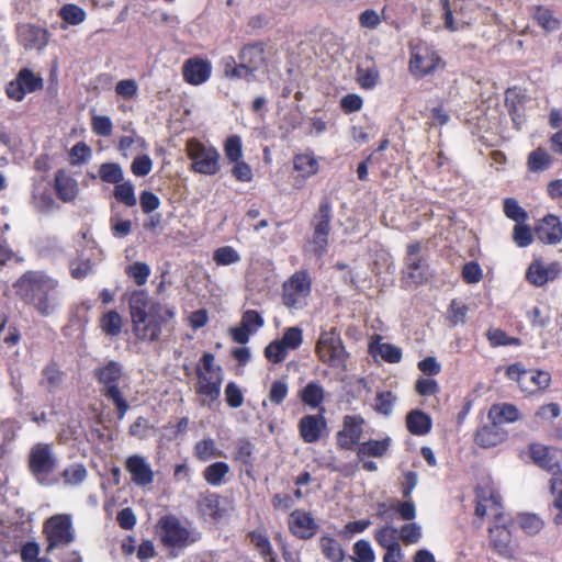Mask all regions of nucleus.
<instances>
[{
  "mask_svg": "<svg viewBox=\"0 0 562 562\" xmlns=\"http://www.w3.org/2000/svg\"><path fill=\"white\" fill-rule=\"evenodd\" d=\"M301 398L303 403L310 405L311 407H317L324 400V390L323 387L315 383L310 382L302 391Z\"/></svg>",
  "mask_w": 562,
  "mask_h": 562,
  "instance_id": "nucleus-37",
  "label": "nucleus"
},
{
  "mask_svg": "<svg viewBox=\"0 0 562 562\" xmlns=\"http://www.w3.org/2000/svg\"><path fill=\"white\" fill-rule=\"evenodd\" d=\"M114 196L127 206H135L137 203L134 187L131 182H119L114 188Z\"/></svg>",
  "mask_w": 562,
  "mask_h": 562,
  "instance_id": "nucleus-42",
  "label": "nucleus"
},
{
  "mask_svg": "<svg viewBox=\"0 0 562 562\" xmlns=\"http://www.w3.org/2000/svg\"><path fill=\"white\" fill-rule=\"evenodd\" d=\"M513 239L517 246L527 247L532 243L533 235L528 226L517 223L514 227Z\"/></svg>",
  "mask_w": 562,
  "mask_h": 562,
  "instance_id": "nucleus-55",
  "label": "nucleus"
},
{
  "mask_svg": "<svg viewBox=\"0 0 562 562\" xmlns=\"http://www.w3.org/2000/svg\"><path fill=\"white\" fill-rule=\"evenodd\" d=\"M194 454L200 461L206 462L211 459L222 457L223 451L216 447L212 438H205L195 443Z\"/></svg>",
  "mask_w": 562,
  "mask_h": 562,
  "instance_id": "nucleus-32",
  "label": "nucleus"
},
{
  "mask_svg": "<svg viewBox=\"0 0 562 562\" xmlns=\"http://www.w3.org/2000/svg\"><path fill=\"white\" fill-rule=\"evenodd\" d=\"M539 240L546 244H558L562 239V225L554 215L546 216L536 228Z\"/></svg>",
  "mask_w": 562,
  "mask_h": 562,
  "instance_id": "nucleus-19",
  "label": "nucleus"
},
{
  "mask_svg": "<svg viewBox=\"0 0 562 562\" xmlns=\"http://www.w3.org/2000/svg\"><path fill=\"white\" fill-rule=\"evenodd\" d=\"M507 437V431L499 425L492 420L490 425H484L475 432V442L483 448L495 447L503 442Z\"/></svg>",
  "mask_w": 562,
  "mask_h": 562,
  "instance_id": "nucleus-18",
  "label": "nucleus"
},
{
  "mask_svg": "<svg viewBox=\"0 0 562 562\" xmlns=\"http://www.w3.org/2000/svg\"><path fill=\"white\" fill-rule=\"evenodd\" d=\"M57 286V281L43 271H27L15 283L16 294L36 311L48 316L57 306V301L49 293Z\"/></svg>",
  "mask_w": 562,
  "mask_h": 562,
  "instance_id": "nucleus-2",
  "label": "nucleus"
},
{
  "mask_svg": "<svg viewBox=\"0 0 562 562\" xmlns=\"http://www.w3.org/2000/svg\"><path fill=\"white\" fill-rule=\"evenodd\" d=\"M125 469L137 486H146L154 482V471L146 459L139 454L131 456L125 461Z\"/></svg>",
  "mask_w": 562,
  "mask_h": 562,
  "instance_id": "nucleus-12",
  "label": "nucleus"
},
{
  "mask_svg": "<svg viewBox=\"0 0 562 562\" xmlns=\"http://www.w3.org/2000/svg\"><path fill=\"white\" fill-rule=\"evenodd\" d=\"M519 525L520 527L530 535H535L539 532L543 526L542 520L531 514H524L519 517Z\"/></svg>",
  "mask_w": 562,
  "mask_h": 562,
  "instance_id": "nucleus-58",
  "label": "nucleus"
},
{
  "mask_svg": "<svg viewBox=\"0 0 562 562\" xmlns=\"http://www.w3.org/2000/svg\"><path fill=\"white\" fill-rule=\"evenodd\" d=\"M126 274L131 277L137 285H143L147 282L150 268L144 262H135L126 268Z\"/></svg>",
  "mask_w": 562,
  "mask_h": 562,
  "instance_id": "nucleus-45",
  "label": "nucleus"
},
{
  "mask_svg": "<svg viewBox=\"0 0 562 562\" xmlns=\"http://www.w3.org/2000/svg\"><path fill=\"white\" fill-rule=\"evenodd\" d=\"M43 532L47 540L46 551L58 547H67L74 542L76 535L70 514H56L45 520Z\"/></svg>",
  "mask_w": 562,
  "mask_h": 562,
  "instance_id": "nucleus-5",
  "label": "nucleus"
},
{
  "mask_svg": "<svg viewBox=\"0 0 562 562\" xmlns=\"http://www.w3.org/2000/svg\"><path fill=\"white\" fill-rule=\"evenodd\" d=\"M330 204L328 200H324L314 217V236L312 243L314 245L313 250L317 257H322L326 251L327 238L330 231Z\"/></svg>",
  "mask_w": 562,
  "mask_h": 562,
  "instance_id": "nucleus-10",
  "label": "nucleus"
},
{
  "mask_svg": "<svg viewBox=\"0 0 562 562\" xmlns=\"http://www.w3.org/2000/svg\"><path fill=\"white\" fill-rule=\"evenodd\" d=\"M315 351L319 359L334 368H345L347 352L342 345L341 338L335 328L324 330L316 344Z\"/></svg>",
  "mask_w": 562,
  "mask_h": 562,
  "instance_id": "nucleus-7",
  "label": "nucleus"
},
{
  "mask_svg": "<svg viewBox=\"0 0 562 562\" xmlns=\"http://www.w3.org/2000/svg\"><path fill=\"white\" fill-rule=\"evenodd\" d=\"M187 154L192 160L191 168L196 173L213 176L221 169V155L212 146H207L196 139H190L187 143Z\"/></svg>",
  "mask_w": 562,
  "mask_h": 562,
  "instance_id": "nucleus-6",
  "label": "nucleus"
},
{
  "mask_svg": "<svg viewBox=\"0 0 562 562\" xmlns=\"http://www.w3.org/2000/svg\"><path fill=\"white\" fill-rule=\"evenodd\" d=\"M27 467L30 473L40 485L52 486L57 483L53 474L58 467V458L53 445L46 442L33 445L29 451Z\"/></svg>",
  "mask_w": 562,
  "mask_h": 562,
  "instance_id": "nucleus-4",
  "label": "nucleus"
},
{
  "mask_svg": "<svg viewBox=\"0 0 562 562\" xmlns=\"http://www.w3.org/2000/svg\"><path fill=\"white\" fill-rule=\"evenodd\" d=\"M55 189L57 195L64 202L75 200L78 194V183L65 170H58L55 175Z\"/></svg>",
  "mask_w": 562,
  "mask_h": 562,
  "instance_id": "nucleus-23",
  "label": "nucleus"
},
{
  "mask_svg": "<svg viewBox=\"0 0 562 562\" xmlns=\"http://www.w3.org/2000/svg\"><path fill=\"white\" fill-rule=\"evenodd\" d=\"M99 176L104 182L117 184L123 180L124 173L119 164L105 162L100 166Z\"/></svg>",
  "mask_w": 562,
  "mask_h": 562,
  "instance_id": "nucleus-40",
  "label": "nucleus"
},
{
  "mask_svg": "<svg viewBox=\"0 0 562 562\" xmlns=\"http://www.w3.org/2000/svg\"><path fill=\"white\" fill-rule=\"evenodd\" d=\"M94 375L101 385L102 395L115 405L119 417L123 418L130 409V405L120 386L126 380L122 366L116 361H109L103 367L95 369Z\"/></svg>",
  "mask_w": 562,
  "mask_h": 562,
  "instance_id": "nucleus-3",
  "label": "nucleus"
},
{
  "mask_svg": "<svg viewBox=\"0 0 562 562\" xmlns=\"http://www.w3.org/2000/svg\"><path fill=\"white\" fill-rule=\"evenodd\" d=\"M231 468L226 462H215L210 464L203 471L204 480L213 486L221 485L224 477L229 473Z\"/></svg>",
  "mask_w": 562,
  "mask_h": 562,
  "instance_id": "nucleus-33",
  "label": "nucleus"
},
{
  "mask_svg": "<svg viewBox=\"0 0 562 562\" xmlns=\"http://www.w3.org/2000/svg\"><path fill=\"white\" fill-rule=\"evenodd\" d=\"M151 168L153 161L147 155L136 157L131 165L132 172L137 177L147 176Z\"/></svg>",
  "mask_w": 562,
  "mask_h": 562,
  "instance_id": "nucleus-60",
  "label": "nucleus"
},
{
  "mask_svg": "<svg viewBox=\"0 0 562 562\" xmlns=\"http://www.w3.org/2000/svg\"><path fill=\"white\" fill-rule=\"evenodd\" d=\"M112 128L113 125L109 116L94 115L92 117V130L97 135L110 136Z\"/></svg>",
  "mask_w": 562,
  "mask_h": 562,
  "instance_id": "nucleus-61",
  "label": "nucleus"
},
{
  "mask_svg": "<svg viewBox=\"0 0 562 562\" xmlns=\"http://www.w3.org/2000/svg\"><path fill=\"white\" fill-rule=\"evenodd\" d=\"M225 396H226V402L231 407L237 408L243 405V402H244L243 393H241L240 389L234 382H229L226 385Z\"/></svg>",
  "mask_w": 562,
  "mask_h": 562,
  "instance_id": "nucleus-62",
  "label": "nucleus"
},
{
  "mask_svg": "<svg viewBox=\"0 0 562 562\" xmlns=\"http://www.w3.org/2000/svg\"><path fill=\"white\" fill-rule=\"evenodd\" d=\"M225 156L229 161H238L243 156L241 139L237 135L228 137L224 145Z\"/></svg>",
  "mask_w": 562,
  "mask_h": 562,
  "instance_id": "nucleus-48",
  "label": "nucleus"
},
{
  "mask_svg": "<svg viewBox=\"0 0 562 562\" xmlns=\"http://www.w3.org/2000/svg\"><path fill=\"white\" fill-rule=\"evenodd\" d=\"M92 269L90 259L78 258L70 262V273L75 279H81L88 276Z\"/></svg>",
  "mask_w": 562,
  "mask_h": 562,
  "instance_id": "nucleus-59",
  "label": "nucleus"
},
{
  "mask_svg": "<svg viewBox=\"0 0 562 562\" xmlns=\"http://www.w3.org/2000/svg\"><path fill=\"white\" fill-rule=\"evenodd\" d=\"M212 66L209 60L198 57L189 58L183 65L184 80L194 86L205 82L211 76Z\"/></svg>",
  "mask_w": 562,
  "mask_h": 562,
  "instance_id": "nucleus-15",
  "label": "nucleus"
},
{
  "mask_svg": "<svg viewBox=\"0 0 562 562\" xmlns=\"http://www.w3.org/2000/svg\"><path fill=\"white\" fill-rule=\"evenodd\" d=\"M553 448H549L539 443H532L529 447L530 457L533 462L548 472L552 470L551 463L553 461Z\"/></svg>",
  "mask_w": 562,
  "mask_h": 562,
  "instance_id": "nucleus-30",
  "label": "nucleus"
},
{
  "mask_svg": "<svg viewBox=\"0 0 562 562\" xmlns=\"http://www.w3.org/2000/svg\"><path fill=\"white\" fill-rule=\"evenodd\" d=\"M123 321L116 311H110L100 319V327L108 336H117L122 330Z\"/></svg>",
  "mask_w": 562,
  "mask_h": 562,
  "instance_id": "nucleus-34",
  "label": "nucleus"
},
{
  "mask_svg": "<svg viewBox=\"0 0 562 562\" xmlns=\"http://www.w3.org/2000/svg\"><path fill=\"white\" fill-rule=\"evenodd\" d=\"M238 58L252 70H258L266 63L263 43L257 42L245 45L240 49Z\"/></svg>",
  "mask_w": 562,
  "mask_h": 562,
  "instance_id": "nucleus-24",
  "label": "nucleus"
},
{
  "mask_svg": "<svg viewBox=\"0 0 562 562\" xmlns=\"http://www.w3.org/2000/svg\"><path fill=\"white\" fill-rule=\"evenodd\" d=\"M521 391L535 394L544 391L551 383V375L547 371L530 369L522 375Z\"/></svg>",
  "mask_w": 562,
  "mask_h": 562,
  "instance_id": "nucleus-21",
  "label": "nucleus"
},
{
  "mask_svg": "<svg viewBox=\"0 0 562 562\" xmlns=\"http://www.w3.org/2000/svg\"><path fill=\"white\" fill-rule=\"evenodd\" d=\"M396 396L391 392H381L375 397V409L380 414L390 415L395 404Z\"/></svg>",
  "mask_w": 562,
  "mask_h": 562,
  "instance_id": "nucleus-52",
  "label": "nucleus"
},
{
  "mask_svg": "<svg viewBox=\"0 0 562 562\" xmlns=\"http://www.w3.org/2000/svg\"><path fill=\"white\" fill-rule=\"evenodd\" d=\"M319 549L323 553V555L329 561V562H342L345 559V551L339 543L338 540H336L333 537L329 536H323L319 538Z\"/></svg>",
  "mask_w": 562,
  "mask_h": 562,
  "instance_id": "nucleus-27",
  "label": "nucleus"
},
{
  "mask_svg": "<svg viewBox=\"0 0 562 562\" xmlns=\"http://www.w3.org/2000/svg\"><path fill=\"white\" fill-rule=\"evenodd\" d=\"M486 337L492 346H506V345H519L520 340L518 338L508 337L506 333L499 328H491L486 333Z\"/></svg>",
  "mask_w": 562,
  "mask_h": 562,
  "instance_id": "nucleus-49",
  "label": "nucleus"
},
{
  "mask_svg": "<svg viewBox=\"0 0 562 562\" xmlns=\"http://www.w3.org/2000/svg\"><path fill=\"white\" fill-rule=\"evenodd\" d=\"M490 546L495 553L505 560L515 558V548L512 544V533L505 526L490 528Z\"/></svg>",
  "mask_w": 562,
  "mask_h": 562,
  "instance_id": "nucleus-13",
  "label": "nucleus"
},
{
  "mask_svg": "<svg viewBox=\"0 0 562 562\" xmlns=\"http://www.w3.org/2000/svg\"><path fill=\"white\" fill-rule=\"evenodd\" d=\"M561 415L560 405L557 403H549L538 408L535 417L544 423H551L553 419Z\"/></svg>",
  "mask_w": 562,
  "mask_h": 562,
  "instance_id": "nucleus-56",
  "label": "nucleus"
},
{
  "mask_svg": "<svg viewBox=\"0 0 562 562\" xmlns=\"http://www.w3.org/2000/svg\"><path fill=\"white\" fill-rule=\"evenodd\" d=\"M224 74L227 78H238L247 81H251L255 77V70L241 60H239V64H236L233 57L226 58Z\"/></svg>",
  "mask_w": 562,
  "mask_h": 562,
  "instance_id": "nucleus-29",
  "label": "nucleus"
},
{
  "mask_svg": "<svg viewBox=\"0 0 562 562\" xmlns=\"http://www.w3.org/2000/svg\"><path fill=\"white\" fill-rule=\"evenodd\" d=\"M43 88V78L35 75L32 70L21 69L16 78L7 87V94L10 99L21 101L26 93L34 92Z\"/></svg>",
  "mask_w": 562,
  "mask_h": 562,
  "instance_id": "nucleus-11",
  "label": "nucleus"
},
{
  "mask_svg": "<svg viewBox=\"0 0 562 562\" xmlns=\"http://www.w3.org/2000/svg\"><path fill=\"white\" fill-rule=\"evenodd\" d=\"M198 385L196 392L204 396L202 404L213 402L218 398L222 384V374H206L202 370H198Z\"/></svg>",
  "mask_w": 562,
  "mask_h": 562,
  "instance_id": "nucleus-17",
  "label": "nucleus"
},
{
  "mask_svg": "<svg viewBox=\"0 0 562 562\" xmlns=\"http://www.w3.org/2000/svg\"><path fill=\"white\" fill-rule=\"evenodd\" d=\"M532 19L547 33L558 31L561 25L560 20L553 15L552 11L542 5H538L533 9Z\"/></svg>",
  "mask_w": 562,
  "mask_h": 562,
  "instance_id": "nucleus-26",
  "label": "nucleus"
},
{
  "mask_svg": "<svg viewBox=\"0 0 562 562\" xmlns=\"http://www.w3.org/2000/svg\"><path fill=\"white\" fill-rule=\"evenodd\" d=\"M133 334L137 340L155 342L160 339L162 327L173 317L175 311L154 302L145 291H134L130 296Z\"/></svg>",
  "mask_w": 562,
  "mask_h": 562,
  "instance_id": "nucleus-1",
  "label": "nucleus"
},
{
  "mask_svg": "<svg viewBox=\"0 0 562 562\" xmlns=\"http://www.w3.org/2000/svg\"><path fill=\"white\" fill-rule=\"evenodd\" d=\"M406 426L411 434L423 436L431 429V418L419 409L408 413L406 416Z\"/></svg>",
  "mask_w": 562,
  "mask_h": 562,
  "instance_id": "nucleus-25",
  "label": "nucleus"
},
{
  "mask_svg": "<svg viewBox=\"0 0 562 562\" xmlns=\"http://www.w3.org/2000/svg\"><path fill=\"white\" fill-rule=\"evenodd\" d=\"M156 528L162 543L167 547L184 548L195 541L191 531L175 515L162 516Z\"/></svg>",
  "mask_w": 562,
  "mask_h": 562,
  "instance_id": "nucleus-8",
  "label": "nucleus"
},
{
  "mask_svg": "<svg viewBox=\"0 0 562 562\" xmlns=\"http://www.w3.org/2000/svg\"><path fill=\"white\" fill-rule=\"evenodd\" d=\"M551 165L550 155L542 148H537L528 156V167L531 171H542Z\"/></svg>",
  "mask_w": 562,
  "mask_h": 562,
  "instance_id": "nucleus-41",
  "label": "nucleus"
},
{
  "mask_svg": "<svg viewBox=\"0 0 562 562\" xmlns=\"http://www.w3.org/2000/svg\"><path fill=\"white\" fill-rule=\"evenodd\" d=\"M389 447L390 438H384L382 440H369L359 445L357 453L360 459H363L364 457L381 458L386 453Z\"/></svg>",
  "mask_w": 562,
  "mask_h": 562,
  "instance_id": "nucleus-28",
  "label": "nucleus"
},
{
  "mask_svg": "<svg viewBox=\"0 0 562 562\" xmlns=\"http://www.w3.org/2000/svg\"><path fill=\"white\" fill-rule=\"evenodd\" d=\"M294 168L302 172L303 177H311L318 171V162L312 155L302 154L295 156Z\"/></svg>",
  "mask_w": 562,
  "mask_h": 562,
  "instance_id": "nucleus-39",
  "label": "nucleus"
},
{
  "mask_svg": "<svg viewBox=\"0 0 562 562\" xmlns=\"http://www.w3.org/2000/svg\"><path fill=\"white\" fill-rule=\"evenodd\" d=\"M439 61L440 58L434 52L425 49L424 53L416 52L412 55L409 68L414 75L420 77L432 71Z\"/></svg>",
  "mask_w": 562,
  "mask_h": 562,
  "instance_id": "nucleus-22",
  "label": "nucleus"
},
{
  "mask_svg": "<svg viewBox=\"0 0 562 562\" xmlns=\"http://www.w3.org/2000/svg\"><path fill=\"white\" fill-rule=\"evenodd\" d=\"M286 355L288 350L281 344L280 340L271 341L265 349L266 358L273 363L282 362L285 359Z\"/></svg>",
  "mask_w": 562,
  "mask_h": 562,
  "instance_id": "nucleus-50",
  "label": "nucleus"
},
{
  "mask_svg": "<svg viewBox=\"0 0 562 562\" xmlns=\"http://www.w3.org/2000/svg\"><path fill=\"white\" fill-rule=\"evenodd\" d=\"M312 290V280L306 271L292 274L282 286V302L288 308H302Z\"/></svg>",
  "mask_w": 562,
  "mask_h": 562,
  "instance_id": "nucleus-9",
  "label": "nucleus"
},
{
  "mask_svg": "<svg viewBox=\"0 0 562 562\" xmlns=\"http://www.w3.org/2000/svg\"><path fill=\"white\" fill-rule=\"evenodd\" d=\"M279 340L288 351L295 350L301 346L303 341L302 330L299 327H289L285 329L282 338Z\"/></svg>",
  "mask_w": 562,
  "mask_h": 562,
  "instance_id": "nucleus-46",
  "label": "nucleus"
},
{
  "mask_svg": "<svg viewBox=\"0 0 562 562\" xmlns=\"http://www.w3.org/2000/svg\"><path fill=\"white\" fill-rule=\"evenodd\" d=\"M488 418L499 425L503 422L513 423L519 419V412L517 407L512 404L494 405L488 412Z\"/></svg>",
  "mask_w": 562,
  "mask_h": 562,
  "instance_id": "nucleus-31",
  "label": "nucleus"
},
{
  "mask_svg": "<svg viewBox=\"0 0 562 562\" xmlns=\"http://www.w3.org/2000/svg\"><path fill=\"white\" fill-rule=\"evenodd\" d=\"M353 554L350 560L353 562H375V554L368 540H358L352 548Z\"/></svg>",
  "mask_w": 562,
  "mask_h": 562,
  "instance_id": "nucleus-36",
  "label": "nucleus"
},
{
  "mask_svg": "<svg viewBox=\"0 0 562 562\" xmlns=\"http://www.w3.org/2000/svg\"><path fill=\"white\" fill-rule=\"evenodd\" d=\"M551 493L554 496L553 506L559 509V513L554 516V522L562 524V480L553 477L551 480Z\"/></svg>",
  "mask_w": 562,
  "mask_h": 562,
  "instance_id": "nucleus-54",
  "label": "nucleus"
},
{
  "mask_svg": "<svg viewBox=\"0 0 562 562\" xmlns=\"http://www.w3.org/2000/svg\"><path fill=\"white\" fill-rule=\"evenodd\" d=\"M561 272V267L558 262L546 266L540 260H535L529 266L527 271V279L536 286H542L547 282L554 280Z\"/></svg>",
  "mask_w": 562,
  "mask_h": 562,
  "instance_id": "nucleus-16",
  "label": "nucleus"
},
{
  "mask_svg": "<svg viewBox=\"0 0 562 562\" xmlns=\"http://www.w3.org/2000/svg\"><path fill=\"white\" fill-rule=\"evenodd\" d=\"M363 419L359 416H346L344 418V430L349 434L357 442L362 435Z\"/></svg>",
  "mask_w": 562,
  "mask_h": 562,
  "instance_id": "nucleus-53",
  "label": "nucleus"
},
{
  "mask_svg": "<svg viewBox=\"0 0 562 562\" xmlns=\"http://www.w3.org/2000/svg\"><path fill=\"white\" fill-rule=\"evenodd\" d=\"M374 539L383 549L400 546L398 530L390 525L376 529L374 531Z\"/></svg>",
  "mask_w": 562,
  "mask_h": 562,
  "instance_id": "nucleus-35",
  "label": "nucleus"
},
{
  "mask_svg": "<svg viewBox=\"0 0 562 562\" xmlns=\"http://www.w3.org/2000/svg\"><path fill=\"white\" fill-rule=\"evenodd\" d=\"M213 259L218 266H228L238 262L240 256L233 247L224 246L214 251Z\"/></svg>",
  "mask_w": 562,
  "mask_h": 562,
  "instance_id": "nucleus-43",
  "label": "nucleus"
},
{
  "mask_svg": "<svg viewBox=\"0 0 562 562\" xmlns=\"http://www.w3.org/2000/svg\"><path fill=\"white\" fill-rule=\"evenodd\" d=\"M326 423L323 416L306 415L299 423V430L302 439L307 443L316 442Z\"/></svg>",
  "mask_w": 562,
  "mask_h": 562,
  "instance_id": "nucleus-20",
  "label": "nucleus"
},
{
  "mask_svg": "<svg viewBox=\"0 0 562 562\" xmlns=\"http://www.w3.org/2000/svg\"><path fill=\"white\" fill-rule=\"evenodd\" d=\"M398 537L405 544L416 543L422 537L420 527L415 522L406 524L398 530Z\"/></svg>",
  "mask_w": 562,
  "mask_h": 562,
  "instance_id": "nucleus-51",
  "label": "nucleus"
},
{
  "mask_svg": "<svg viewBox=\"0 0 562 562\" xmlns=\"http://www.w3.org/2000/svg\"><path fill=\"white\" fill-rule=\"evenodd\" d=\"M288 395V384L282 380H277L272 383L269 400L279 405L281 404Z\"/></svg>",
  "mask_w": 562,
  "mask_h": 562,
  "instance_id": "nucleus-63",
  "label": "nucleus"
},
{
  "mask_svg": "<svg viewBox=\"0 0 562 562\" xmlns=\"http://www.w3.org/2000/svg\"><path fill=\"white\" fill-rule=\"evenodd\" d=\"M250 333L263 325V319L258 312L249 310L243 314L240 322Z\"/></svg>",
  "mask_w": 562,
  "mask_h": 562,
  "instance_id": "nucleus-64",
  "label": "nucleus"
},
{
  "mask_svg": "<svg viewBox=\"0 0 562 562\" xmlns=\"http://www.w3.org/2000/svg\"><path fill=\"white\" fill-rule=\"evenodd\" d=\"M61 477L66 485H79L87 477V469L80 463L70 464L63 471Z\"/></svg>",
  "mask_w": 562,
  "mask_h": 562,
  "instance_id": "nucleus-38",
  "label": "nucleus"
},
{
  "mask_svg": "<svg viewBox=\"0 0 562 562\" xmlns=\"http://www.w3.org/2000/svg\"><path fill=\"white\" fill-rule=\"evenodd\" d=\"M504 213L508 218L516 223H522L527 220V213L522 207H520L518 201L513 198L505 199Z\"/></svg>",
  "mask_w": 562,
  "mask_h": 562,
  "instance_id": "nucleus-44",
  "label": "nucleus"
},
{
  "mask_svg": "<svg viewBox=\"0 0 562 562\" xmlns=\"http://www.w3.org/2000/svg\"><path fill=\"white\" fill-rule=\"evenodd\" d=\"M376 353L387 362L396 363L402 359V351L400 348L391 344H380L376 347Z\"/></svg>",
  "mask_w": 562,
  "mask_h": 562,
  "instance_id": "nucleus-57",
  "label": "nucleus"
},
{
  "mask_svg": "<svg viewBox=\"0 0 562 562\" xmlns=\"http://www.w3.org/2000/svg\"><path fill=\"white\" fill-rule=\"evenodd\" d=\"M289 527L290 530L301 539L312 538L318 529L313 516L303 509H296L291 513Z\"/></svg>",
  "mask_w": 562,
  "mask_h": 562,
  "instance_id": "nucleus-14",
  "label": "nucleus"
},
{
  "mask_svg": "<svg viewBox=\"0 0 562 562\" xmlns=\"http://www.w3.org/2000/svg\"><path fill=\"white\" fill-rule=\"evenodd\" d=\"M60 16L69 24L77 25L85 21L86 12L76 4H66L60 9Z\"/></svg>",
  "mask_w": 562,
  "mask_h": 562,
  "instance_id": "nucleus-47",
  "label": "nucleus"
}]
</instances>
